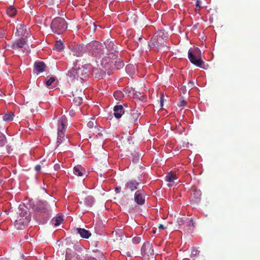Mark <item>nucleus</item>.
I'll use <instances>...</instances> for the list:
<instances>
[{
  "label": "nucleus",
  "instance_id": "f257e3e1",
  "mask_svg": "<svg viewBox=\"0 0 260 260\" xmlns=\"http://www.w3.org/2000/svg\"><path fill=\"white\" fill-rule=\"evenodd\" d=\"M91 66L87 64L77 66V64H74V66L69 71L67 75L72 80L77 79L83 81L86 80L89 76Z\"/></svg>",
  "mask_w": 260,
  "mask_h": 260
},
{
  "label": "nucleus",
  "instance_id": "f03ea898",
  "mask_svg": "<svg viewBox=\"0 0 260 260\" xmlns=\"http://www.w3.org/2000/svg\"><path fill=\"white\" fill-rule=\"evenodd\" d=\"M167 36L164 30H158L148 43L150 48H156L157 50L165 46Z\"/></svg>",
  "mask_w": 260,
  "mask_h": 260
},
{
  "label": "nucleus",
  "instance_id": "7ed1b4c3",
  "mask_svg": "<svg viewBox=\"0 0 260 260\" xmlns=\"http://www.w3.org/2000/svg\"><path fill=\"white\" fill-rule=\"evenodd\" d=\"M67 118L65 116H62L58 121L57 146H59L62 143L66 141H69L68 140V138L65 137V131L67 127Z\"/></svg>",
  "mask_w": 260,
  "mask_h": 260
},
{
  "label": "nucleus",
  "instance_id": "20e7f679",
  "mask_svg": "<svg viewBox=\"0 0 260 260\" xmlns=\"http://www.w3.org/2000/svg\"><path fill=\"white\" fill-rule=\"evenodd\" d=\"M87 51L92 55L99 58L102 57L105 51L103 50V46L99 42L94 41L88 43L86 46Z\"/></svg>",
  "mask_w": 260,
  "mask_h": 260
},
{
  "label": "nucleus",
  "instance_id": "39448f33",
  "mask_svg": "<svg viewBox=\"0 0 260 260\" xmlns=\"http://www.w3.org/2000/svg\"><path fill=\"white\" fill-rule=\"evenodd\" d=\"M51 28L54 33L59 35L66 30L67 24L64 19L57 17L52 20Z\"/></svg>",
  "mask_w": 260,
  "mask_h": 260
},
{
  "label": "nucleus",
  "instance_id": "423d86ee",
  "mask_svg": "<svg viewBox=\"0 0 260 260\" xmlns=\"http://www.w3.org/2000/svg\"><path fill=\"white\" fill-rule=\"evenodd\" d=\"M188 57L190 61L198 67H201L204 63L201 57V51L199 48H196L192 51L189 50L188 53Z\"/></svg>",
  "mask_w": 260,
  "mask_h": 260
},
{
  "label": "nucleus",
  "instance_id": "0eeeda50",
  "mask_svg": "<svg viewBox=\"0 0 260 260\" xmlns=\"http://www.w3.org/2000/svg\"><path fill=\"white\" fill-rule=\"evenodd\" d=\"M140 113L137 111H131L130 113L124 114L122 119L123 124L127 126H130L136 123L140 116Z\"/></svg>",
  "mask_w": 260,
  "mask_h": 260
},
{
  "label": "nucleus",
  "instance_id": "6e6552de",
  "mask_svg": "<svg viewBox=\"0 0 260 260\" xmlns=\"http://www.w3.org/2000/svg\"><path fill=\"white\" fill-rule=\"evenodd\" d=\"M33 209L39 213L49 215L51 209L50 205L46 201H39L33 206Z\"/></svg>",
  "mask_w": 260,
  "mask_h": 260
},
{
  "label": "nucleus",
  "instance_id": "1a4fd4ad",
  "mask_svg": "<svg viewBox=\"0 0 260 260\" xmlns=\"http://www.w3.org/2000/svg\"><path fill=\"white\" fill-rule=\"evenodd\" d=\"M141 251V254L145 259H149L150 257H153L154 250L153 246L149 242L146 241L144 243Z\"/></svg>",
  "mask_w": 260,
  "mask_h": 260
},
{
  "label": "nucleus",
  "instance_id": "9d476101",
  "mask_svg": "<svg viewBox=\"0 0 260 260\" xmlns=\"http://www.w3.org/2000/svg\"><path fill=\"white\" fill-rule=\"evenodd\" d=\"M102 55L103 56L102 57V59L101 60V66L107 70L113 69L114 60H115L116 59H112L111 57H109L110 55H107L105 53Z\"/></svg>",
  "mask_w": 260,
  "mask_h": 260
},
{
  "label": "nucleus",
  "instance_id": "9b49d317",
  "mask_svg": "<svg viewBox=\"0 0 260 260\" xmlns=\"http://www.w3.org/2000/svg\"><path fill=\"white\" fill-rule=\"evenodd\" d=\"M134 201L139 205H143L145 202V193L143 190H138L134 195Z\"/></svg>",
  "mask_w": 260,
  "mask_h": 260
},
{
  "label": "nucleus",
  "instance_id": "f8f14e48",
  "mask_svg": "<svg viewBox=\"0 0 260 260\" xmlns=\"http://www.w3.org/2000/svg\"><path fill=\"white\" fill-rule=\"evenodd\" d=\"M18 217L17 218H28L31 219L30 213L27 208L24 205L20 206L19 207Z\"/></svg>",
  "mask_w": 260,
  "mask_h": 260
},
{
  "label": "nucleus",
  "instance_id": "ddd939ff",
  "mask_svg": "<svg viewBox=\"0 0 260 260\" xmlns=\"http://www.w3.org/2000/svg\"><path fill=\"white\" fill-rule=\"evenodd\" d=\"M30 221L29 220V218H17L14 223L15 227L17 230H22L24 228L25 225H26Z\"/></svg>",
  "mask_w": 260,
  "mask_h": 260
},
{
  "label": "nucleus",
  "instance_id": "4468645a",
  "mask_svg": "<svg viewBox=\"0 0 260 260\" xmlns=\"http://www.w3.org/2000/svg\"><path fill=\"white\" fill-rule=\"evenodd\" d=\"M71 50L74 56H80L84 53L85 50L83 45H76L72 47Z\"/></svg>",
  "mask_w": 260,
  "mask_h": 260
},
{
  "label": "nucleus",
  "instance_id": "2eb2a0df",
  "mask_svg": "<svg viewBox=\"0 0 260 260\" xmlns=\"http://www.w3.org/2000/svg\"><path fill=\"white\" fill-rule=\"evenodd\" d=\"M141 184L140 182H138L135 180H132L128 181L125 184V188L131 191L136 190L138 188L139 185Z\"/></svg>",
  "mask_w": 260,
  "mask_h": 260
},
{
  "label": "nucleus",
  "instance_id": "dca6fc26",
  "mask_svg": "<svg viewBox=\"0 0 260 260\" xmlns=\"http://www.w3.org/2000/svg\"><path fill=\"white\" fill-rule=\"evenodd\" d=\"M26 45V41L24 38H21L13 43L11 47L13 49L17 50L23 48Z\"/></svg>",
  "mask_w": 260,
  "mask_h": 260
},
{
  "label": "nucleus",
  "instance_id": "f3484780",
  "mask_svg": "<svg viewBox=\"0 0 260 260\" xmlns=\"http://www.w3.org/2000/svg\"><path fill=\"white\" fill-rule=\"evenodd\" d=\"M114 115L117 119L121 117L122 115L124 113V110L122 105H116L114 107Z\"/></svg>",
  "mask_w": 260,
  "mask_h": 260
},
{
  "label": "nucleus",
  "instance_id": "a211bd4d",
  "mask_svg": "<svg viewBox=\"0 0 260 260\" xmlns=\"http://www.w3.org/2000/svg\"><path fill=\"white\" fill-rule=\"evenodd\" d=\"M73 96L74 97L73 102L77 106H79L82 103V98L80 96L82 94L81 90H76L75 92H72Z\"/></svg>",
  "mask_w": 260,
  "mask_h": 260
},
{
  "label": "nucleus",
  "instance_id": "6ab92c4d",
  "mask_svg": "<svg viewBox=\"0 0 260 260\" xmlns=\"http://www.w3.org/2000/svg\"><path fill=\"white\" fill-rule=\"evenodd\" d=\"M74 173L78 176H83L86 172L85 170L81 166L78 165L74 168Z\"/></svg>",
  "mask_w": 260,
  "mask_h": 260
},
{
  "label": "nucleus",
  "instance_id": "aec40b11",
  "mask_svg": "<svg viewBox=\"0 0 260 260\" xmlns=\"http://www.w3.org/2000/svg\"><path fill=\"white\" fill-rule=\"evenodd\" d=\"M77 233L83 238L88 239L91 236V234L89 231L84 229L77 228Z\"/></svg>",
  "mask_w": 260,
  "mask_h": 260
},
{
  "label": "nucleus",
  "instance_id": "412c9836",
  "mask_svg": "<svg viewBox=\"0 0 260 260\" xmlns=\"http://www.w3.org/2000/svg\"><path fill=\"white\" fill-rule=\"evenodd\" d=\"M105 53L107 55H110L109 57H111L112 59H117L118 51L116 50V48H115L109 51H105Z\"/></svg>",
  "mask_w": 260,
  "mask_h": 260
},
{
  "label": "nucleus",
  "instance_id": "4be33fe9",
  "mask_svg": "<svg viewBox=\"0 0 260 260\" xmlns=\"http://www.w3.org/2000/svg\"><path fill=\"white\" fill-rule=\"evenodd\" d=\"M34 67L35 70L39 73L43 72L46 67L44 62L42 61L36 62L35 63Z\"/></svg>",
  "mask_w": 260,
  "mask_h": 260
},
{
  "label": "nucleus",
  "instance_id": "5701e85b",
  "mask_svg": "<svg viewBox=\"0 0 260 260\" xmlns=\"http://www.w3.org/2000/svg\"><path fill=\"white\" fill-rule=\"evenodd\" d=\"M26 27L24 25L18 24L16 27V36H20L25 34Z\"/></svg>",
  "mask_w": 260,
  "mask_h": 260
},
{
  "label": "nucleus",
  "instance_id": "b1692460",
  "mask_svg": "<svg viewBox=\"0 0 260 260\" xmlns=\"http://www.w3.org/2000/svg\"><path fill=\"white\" fill-rule=\"evenodd\" d=\"M51 221L55 226H58L63 221V217L62 216L58 214L55 217L53 218Z\"/></svg>",
  "mask_w": 260,
  "mask_h": 260
},
{
  "label": "nucleus",
  "instance_id": "393cba45",
  "mask_svg": "<svg viewBox=\"0 0 260 260\" xmlns=\"http://www.w3.org/2000/svg\"><path fill=\"white\" fill-rule=\"evenodd\" d=\"M177 179V177L176 174L172 172L169 173L165 177L166 181L169 182H173Z\"/></svg>",
  "mask_w": 260,
  "mask_h": 260
},
{
  "label": "nucleus",
  "instance_id": "a878e982",
  "mask_svg": "<svg viewBox=\"0 0 260 260\" xmlns=\"http://www.w3.org/2000/svg\"><path fill=\"white\" fill-rule=\"evenodd\" d=\"M17 11L16 9L13 6H10L8 9L7 10V14L10 17H13L16 14Z\"/></svg>",
  "mask_w": 260,
  "mask_h": 260
},
{
  "label": "nucleus",
  "instance_id": "bb28decb",
  "mask_svg": "<svg viewBox=\"0 0 260 260\" xmlns=\"http://www.w3.org/2000/svg\"><path fill=\"white\" fill-rule=\"evenodd\" d=\"M105 45L106 46V51H109V50L116 48V46L114 45V42L108 40L105 42Z\"/></svg>",
  "mask_w": 260,
  "mask_h": 260
},
{
  "label": "nucleus",
  "instance_id": "cd10ccee",
  "mask_svg": "<svg viewBox=\"0 0 260 260\" xmlns=\"http://www.w3.org/2000/svg\"><path fill=\"white\" fill-rule=\"evenodd\" d=\"M14 117V114L12 112H7L3 117L4 121H12Z\"/></svg>",
  "mask_w": 260,
  "mask_h": 260
},
{
  "label": "nucleus",
  "instance_id": "c85d7f7f",
  "mask_svg": "<svg viewBox=\"0 0 260 260\" xmlns=\"http://www.w3.org/2000/svg\"><path fill=\"white\" fill-rule=\"evenodd\" d=\"M114 66H115V67L116 69H119L120 68H123V67L124 66V63L119 59L117 58L116 59L114 60L113 67Z\"/></svg>",
  "mask_w": 260,
  "mask_h": 260
},
{
  "label": "nucleus",
  "instance_id": "c756f323",
  "mask_svg": "<svg viewBox=\"0 0 260 260\" xmlns=\"http://www.w3.org/2000/svg\"><path fill=\"white\" fill-rule=\"evenodd\" d=\"M64 48V45L61 41H56L55 44V48L58 51H61Z\"/></svg>",
  "mask_w": 260,
  "mask_h": 260
},
{
  "label": "nucleus",
  "instance_id": "7c9ffc66",
  "mask_svg": "<svg viewBox=\"0 0 260 260\" xmlns=\"http://www.w3.org/2000/svg\"><path fill=\"white\" fill-rule=\"evenodd\" d=\"M6 141L5 135L0 132V146H3L6 143Z\"/></svg>",
  "mask_w": 260,
  "mask_h": 260
},
{
  "label": "nucleus",
  "instance_id": "2f4dec72",
  "mask_svg": "<svg viewBox=\"0 0 260 260\" xmlns=\"http://www.w3.org/2000/svg\"><path fill=\"white\" fill-rule=\"evenodd\" d=\"M122 93L119 91H116L114 92L113 95L116 99H119L122 96Z\"/></svg>",
  "mask_w": 260,
  "mask_h": 260
},
{
  "label": "nucleus",
  "instance_id": "473e14b6",
  "mask_svg": "<svg viewBox=\"0 0 260 260\" xmlns=\"http://www.w3.org/2000/svg\"><path fill=\"white\" fill-rule=\"evenodd\" d=\"M55 81V78L51 77L46 82V85L47 86H49Z\"/></svg>",
  "mask_w": 260,
  "mask_h": 260
},
{
  "label": "nucleus",
  "instance_id": "72a5a7b5",
  "mask_svg": "<svg viewBox=\"0 0 260 260\" xmlns=\"http://www.w3.org/2000/svg\"><path fill=\"white\" fill-rule=\"evenodd\" d=\"M132 241L134 244H139L141 242V238L140 237H135L133 238Z\"/></svg>",
  "mask_w": 260,
  "mask_h": 260
},
{
  "label": "nucleus",
  "instance_id": "f704fd0d",
  "mask_svg": "<svg viewBox=\"0 0 260 260\" xmlns=\"http://www.w3.org/2000/svg\"><path fill=\"white\" fill-rule=\"evenodd\" d=\"M195 6L196 7V11H197V9L198 10H199L201 8V2L200 0L196 1Z\"/></svg>",
  "mask_w": 260,
  "mask_h": 260
},
{
  "label": "nucleus",
  "instance_id": "c9c22d12",
  "mask_svg": "<svg viewBox=\"0 0 260 260\" xmlns=\"http://www.w3.org/2000/svg\"><path fill=\"white\" fill-rule=\"evenodd\" d=\"M188 88L189 89H191L193 88V87L194 86V82L193 81H190L189 82H188Z\"/></svg>",
  "mask_w": 260,
  "mask_h": 260
},
{
  "label": "nucleus",
  "instance_id": "e433bc0d",
  "mask_svg": "<svg viewBox=\"0 0 260 260\" xmlns=\"http://www.w3.org/2000/svg\"><path fill=\"white\" fill-rule=\"evenodd\" d=\"M126 71H128L129 70H131V69H133L134 71H135V68L134 67V66L133 64H128L126 66Z\"/></svg>",
  "mask_w": 260,
  "mask_h": 260
},
{
  "label": "nucleus",
  "instance_id": "4c0bfd02",
  "mask_svg": "<svg viewBox=\"0 0 260 260\" xmlns=\"http://www.w3.org/2000/svg\"><path fill=\"white\" fill-rule=\"evenodd\" d=\"M139 156L138 155H135L134 156V157L133 158L132 161L134 162H137L139 160Z\"/></svg>",
  "mask_w": 260,
  "mask_h": 260
},
{
  "label": "nucleus",
  "instance_id": "58836bf2",
  "mask_svg": "<svg viewBox=\"0 0 260 260\" xmlns=\"http://www.w3.org/2000/svg\"><path fill=\"white\" fill-rule=\"evenodd\" d=\"M87 125L89 128H92L94 126V123L93 121H90L87 123Z\"/></svg>",
  "mask_w": 260,
  "mask_h": 260
},
{
  "label": "nucleus",
  "instance_id": "ea45409f",
  "mask_svg": "<svg viewBox=\"0 0 260 260\" xmlns=\"http://www.w3.org/2000/svg\"><path fill=\"white\" fill-rule=\"evenodd\" d=\"M180 90L182 91L183 94H186L187 92V89L185 86H182L180 87Z\"/></svg>",
  "mask_w": 260,
  "mask_h": 260
},
{
  "label": "nucleus",
  "instance_id": "a19ab883",
  "mask_svg": "<svg viewBox=\"0 0 260 260\" xmlns=\"http://www.w3.org/2000/svg\"><path fill=\"white\" fill-rule=\"evenodd\" d=\"M183 220L182 218H177V222L178 223L179 225H181L183 223Z\"/></svg>",
  "mask_w": 260,
  "mask_h": 260
},
{
  "label": "nucleus",
  "instance_id": "79ce46f5",
  "mask_svg": "<svg viewBox=\"0 0 260 260\" xmlns=\"http://www.w3.org/2000/svg\"><path fill=\"white\" fill-rule=\"evenodd\" d=\"M186 102L184 100L181 101L180 103L178 104V106L179 107H183L186 104Z\"/></svg>",
  "mask_w": 260,
  "mask_h": 260
},
{
  "label": "nucleus",
  "instance_id": "37998d69",
  "mask_svg": "<svg viewBox=\"0 0 260 260\" xmlns=\"http://www.w3.org/2000/svg\"><path fill=\"white\" fill-rule=\"evenodd\" d=\"M35 169L36 171L39 172L41 169V166L40 165H37L35 166Z\"/></svg>",
  "mask_w": 260,
  "mask_h": 260
},
{
  "label": "nucleus",
  "instance_id": "c03bdc74",
  "mask_svg": "<svg viewBox=\"0 0 260 260\" xmlns=\"http://www.w3.org/2000/svg\"><path fill=\"white\" fill-rule=\"evenodd\" d=\"M158 229L159 230H162V229H166V226H164V225L162 224H159L158 225Z\"/></svg>",
  "mask_w": 260,
  "mask_h": 260
},
{
  "label": "nucleus",
  "instance_id": "a18cd8bd",
  "mask_svg": "<svg viewBox=\"0 0 260 260\" xmlns=\"http://www.w3.org/2000/svg\"><path fill=\"white\" fill-rule=\"evenodd\" d=\"M54 168L55 169V170H58L59 168H60V166L59 164H55L54 166Z\"/></svg>",
  "mask_w": 260,
  "mask_h": 260
},
{
  "label": "nucleus",
  "instance_id": "49530a36",
  "mask_svg": "<svg viewBox=\"0 0 260 260\" xmlns=\"http://www.w3.org/2000/svg\"><path fill=\"white\" fill-rule=\"evenodd\" d=\"M187 224L188 226H190L191 224L193 225V222L192 219H189L187 222Z\"/></svg>",
  "mask_w": 260,
  "mask_h": 260
},
{
  "label": "nucleus",
  "instance_id": "de8ad7c7",
  "mask_svg": "<svg viewBox=\"0 0 260 260\" xmlns=\"http://www.w3.org/2000/svg\"><path fill=\"white\" fill-rule=\"evenodd\" d=\"M197 253H198V251L197 250H193L191 252L192 254H193V255L197 254Z\"/></svg>",
  "mask_w": 260,
  "mask_h": 260
},
{
  "label": "nucleus",
  "instance_id": "09e8293b",
  "mask_svg": "<svg viewBox=\"0 0 260 260\" xmlns=\"http://www.w3.org/2000/svg\"><path fill=\"white\" fill-rule=\"evenodd\" d=\"M92 27H93V31H95V29H96V26L94 24V23H92Z\"/></svg>",
  "mask_w": 260,
  "mask_h": 260
},
{
  "label": "nucleus",
  "instance_id": "8fccbe9b",
  "mask_svg": "<svg viewBox=\"0 0 260 260\" xmlns=\"http://www.w3.org/2000/svg\"><path fill=\"white\" fill-rule=\"evenodd\" d=\"M162 99H163V97L161 96V98H160V102H161V107L162 106Z\"/></svg>",
  "mask_w": 260,
  "mask_h": 260
},
{
  "label": "nucleus",
  "instance_id": "3c124183",
  "mask_svg": "<svg viewBox=\"0 0 260 260\" xmlns=\"http://www.w3.org/2000/svg\"><path fill=\"white\" fill-rule=\"evenodd\" d=\"M96 71H98V70H93V71H92V74H95V75H96V73H94V72H96Z\"/></svg>",
  "mask_w": 260,
  "mask_h": 260
},
{
  "label": "nucleus",
  "instance_id": "603ef678",
  "mask_svg": "<svg viewBox=\"0 0 260 260\" xmlns=\"http://www.w3.org/2000/svg\"><path fill=\"white\" fill-rule=\"evenodd\" d=\"M88 198H89L90 200L93 199V198L92 197H88Z\"/></svg>",
  "mask_w": 260,
  "mask_h": 260
},
{
  "label": "nucleus",
  "instance_id": "864d4df0",
  "mask_svg": "<svg viewBox=\"0 0 260 260\" xmlns=\"http://www.w3.org/2000/svg\"><path fill=\"white\" fill-rule=\"evenodd\" d=\"M9 148H10V147H9L7 149H8V153H9Z\"/></svg>",
  "mask_w": 260,
  "mask_h": 260
},
{
  "label": "nucleus",
  "instance_id": "5fc2aeb1",
  "mask_svg": "<svg viewBox=\"0 0 260 260\" xmlns=\"http://www.w3.org/2000/svg\"><path fill=\"white\" fill-rule=\"evenodd\" d=\"M52 205L54 206V205H55L54 203V201L52 202Z\"/></svg>",
  "mask_w": 260,
  "mask_h": 260
},
{
  "label": "nucleus",
  "instance_id": "6e6d98bb",
  "mask_svg": "<svg viewBox=\"0 0 260 260\" xmlns=\"http://www.w3.org/2000/svg\"><path fill=\"white\" fill-rule=\"evenodd\" d=\"M1 153L3 154H5V153L4 152H2Z\"/></svg>",
  "mask_w": 260,
  "mask_h": 260
},
{
  "label": "nucleus",
  "instance_id": "4d7b16f0",
  "mask_svg": "<svg viewBox=\"0 0 260 260\" xmlns=\"http://www.w3.org/2000/svg\"><path fill=\"white\" fill-rule=\"evenodd\" d=\"M116 190L118 191V188H116Z\"/></svg>",
  "mask_w": 260,
  "mask_h": 260
},
{
  "label": "nucleus",
  "instance_id": "13d9d810",
  "mask_svg": "<svg viewBox=\"0 0 260 260\" xmlns=\"http://www.w3.org/2000/svg\"><path fill=\"white\" fill-rule=\"evenodd\" d=\"M0 37H2V35L0 34Z\"/></svg>",
  "mask_w": 260,
  "mask_h": 260
},
{
  "label": "nucleus",
  "instance_id": "bf43d9fd",
  "mask_svg": "<svg viewBox=\"0 0 260 260\" xmlns=\"http://www.w3.org/2000/svg\"><path fill=\"white\" fill-rule=\"evenodd\" d=\"M0 37H2V35L0 34Z\"/></svg>",
  "mask_w": 260,
  "mask_h": 260
}]
</instances>
